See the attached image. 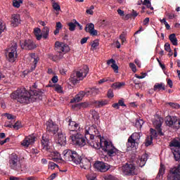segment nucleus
Segmentation results:
<instances>
[{
  "instance_id": "aec40b11",
  "label": "nucleus",
  "mask_w": 180,
  "mask_h": 180,
  "mask_svg": "<svg viewBox=\"0 0 180 180\" xmlns=\"http://www.w3.org/2000/svg\"><path fill=\"white\" fill-rule=\"evenodd\" d=\"M11 25L13 27H17V26H19L22 22V20H20V15L19 14H13L11 15Z\"/></svg>"
},
{
  "instance_id": "5701e85b",
  "label": "nucleus",
  "mask_w": 180,
  "mask_h": 180,
  "mask_svg": "<svg viewBox=\"0 0 180 180\" xmlns=\"http://www.w3.org/2000/svg\"><path fill=\"white\" fill-rule=\"evenodd\" d=\"M35 138L34 136H28L24 139L22 141L21 144L23 147H28L30 144H33L34 143Z\"/></svg>"
},
{
  "instance_id": "c756f323",
  "label": "nucleus",
  "mask_w": 180,
  "mask_h": 180,
  "mask_svg": "<svg viewBox=\"0 0 180 180\" xmlns=\"http://www.w3.org/2000/svg\"><path fill=\"white\" fill-rule=\"evenodd\" d=\"M34 34L37 37V40H41L43 34H41V30H40V28L37 27L34 29Z\"/></svg>"
},
{
  "instance_id": "680f3d73",
  "label": "nucleus",
  "mask_w": 180,
  "mask_h": 180,
  "mask_svg": "<svg viewBox=\"0 0 180 180\" xmlns=\"http://www.w3.org/2000/svg\"><path fill=\"white\" fill-rule=\"evenodd\" d=\"M98 46H99V42L98 41V40L94 41L93 44H91V47L93 49H96V47H98Z\"/></svg>"
},
{
  "instance_id": "a18cd8bd",
  "label": "nucleus",
  "mask_w": 180,
  "mask_h": 180,
  "mask_svg": "<svg viewBox=\"0 0 180 180\" xmlns=\"http://www.w3.org/2000/svg\"><path fill=\"white\" fill-rule=\"evenodd\" d=\"M13 129L15 130H19V129H22V122L17 121L14 125H13Z\"/></svg>"
},
{
  "instance_id": "a19ab883",
  "label": "nucleus",
  "mask_w": 180,
  "mask_h": 180,
  "mask_svg": "<svg viewBox=\"0 0 180 180\" xmlns=\"http://www.w3.org/2000/svg\"><path fill=\"white\" fill-rule=\"evenodd\" d=\"M68 26L69 27V30L70 32H74L75 30V27H77L75 22H70L68 23Z\"/></svg>"
},
{
  "instance_id": "a878e982",
  "label": "nucleus",
  "mask_w": 180,
  "mask_h": 180,
  "mask_svg": "<svg viewBox=\"0 0 180 180\" xmlns=\"http://www.w3.org/2000/svg\"><path fill=\"white\" fill-rule=\"evenodd\" d=\"M6 57H7L8 61L10 63H15L17 57H18V53H13L11 52H5Z\"/></svg>"
},
{
  "instance_id": "4d7b16f0",
  "label": "nucleus",
  "mask_w": 180,
  "mask_h": 180,
  "mask_svg": "<svg viewBox=\"0 0 180 180\" xmlns=\"http://www.w3.org/2000/svg\"><path fill=\"white\" fill-rule=\"evenodd\" d=\"M133 82L134 84H135L136 85H137V86L136 87V89H140V81H139L137 79H133Z\"/></svg>"
},
{
  "instance_id": "4c0bfd02",
  "label": "nucleus",
  "mask_w": 180,
  "mask_h": 180,
  "mask_svg": "<svg viewBox=\"0 0 180 180\" xmlns=\"http://www.w3.org/2000/svg\"><path fill=\"white\" fill-rule=\"evenodd\" d=\"M95 105L98 108H102V106H105V105H108V101H95Z\"/></svg>"
},
{
  "instance_id": "473e14b6",
  "label": "nucleus",
  "mask_w": 180,
  "mask_h": 180,
  "mask_svg": "<svg viewBox=\"0 0 180 180\" xmlns=\"http://www.w3.org/2000/svg\"><path fill=\"white\" fill-rule=\"evenodd\" d=\"M50 33V28L49 27H44L42 29V37L43 39H47Z\"/></svg>"
},
{
  "instance_id": "6e6552de",
  "label": "nucleus",
  "mask_w": 180,
  "mask_h": 180,
  "mask_svg": "<svg viewBox=\"0 0 180 180\" xmlns=\"http://www.w3.org/2000/svg\"><path fill=\"white\" fill-rule=\"evenodd\" d=\"M70 139L74 144L79 146L80 147H84V146H86V143H88L86 139H85V136L84 138L82 134H79L78 132L72 134L70 136Z\"/></svg>"
},
{
  "instance_id": "9b49d317",
  "label": "nucleus",
  "mask_w": 180,
  "mask_h": 180,
  "mask_svg": "<svg viewBox=\"0 0 180 180\" xmlns=\"http://www.w3.org/2000/svg\"><path fill=\"white\" fill-rule=\"evenodd\" d=\"M153 123L154 127L158 131V134H159V136H164L162 129H161L162 123H164V118L161 117L160 115H158V114H155V118L153 120Z\"/></svg>"
},
{
  "instance_id": "e2e57ef3",
  "label": "nucleus",
  "mask_w": 180,
  "mask_h": 180,
  "mask_svg": "<svg viewBox=\"0 0 180 180\" xmlns=\"http://www.w3.org/2000/svg\"><path fill=\"white\" fill-rule=\"evenodd\" d=\"M57 173H53L52 174H51V176L49 177V180H53L56 179V178H57Z\"/></svg>"
},
{
  "instance_id": "37998d69",
  "label": "nucleus",
  "mask_w": 180,
  "mask_h": 180,
  "mask_svg": "<svg viewBox=\"0 0 180 180\" xmlns=\"http://www.w3.org/2000/svg\"><path fill=\"white\" fill-rule=\"evenodd\" d=\"M167 103L171 108H172V109H179L180 108V105L178 104L177 103L169 102Z\"/></svg>"
},
{
  "instance_id": "c03bdc74",
  "label": "nucleus",
  "mask_w": 180,
  "mask_h": 180,
  "mask_svg": "<svg viewBox=\"0 0 180 180\" xmlns=\"http://www.w3.org/2000/svg\"><path fill=\"white\" fill-rule=\"evenodd\" d=\"M52 6L54 11H56V12H60V11H61V7L60 6V4H58V3H53Z\"/></svg>"
},
{
  "instance_id": "09e8293b",
  "label": "nucleus",
  "mask_w": 180,
  "mask_h": 180,
  "mask_svg": "<svg viewBox=\"0 0 180 180\" xmlns=\"http://www.w3.org/2000/svg\"><path fill=\"white\" fill-rule=\"evenodd\" d=\"M4 116H6L8 120H15L16 119V116L9 113H6L4 115Z\"/></svg>"
},
{
  "instance_id": "69168bd1",
  "label": "nucleus",
  "mask_w": 180,
  "mask_h": 180,
  "mask_svg": "<svg viewBox=\"0 0 180 180\" xmlns=\"http://www.w3.org/2000/svg\"><path fill=\"white\" fill-rule=\"evenodd\" d=\"M51 81L53 84H57V82H58V76H53L51 79Z\"/></svg>"
},
{
  "instance_id": "a211bd4d",
  "label": "nucleus",
  "mask_w": 180,
  "mask_h": 180,
  "mask_svg": "<svg viewBox=\"0 0 180 180\" xmlns=\"http://www.w3.org/2000/svg\"><path fill=\"white\" fill-rule=\"evenodd\" d=\"M50 136H49L47 134H43L41 144L42 146L43 150H45V151H49V146L50 144Z\"/></svg>"
},
{
  "instance_id": "5fc2aeb1",
  "label": "nucleus",
  "mask_w": 180,
  "mask_h": 180,
  "mask_svg": "<svg viewBox=\"0 0 180 180\" xmlns=\"http://www.w3.org/2000/svg\"><path fill=\"white\" fill-rule=\"evenodd\" d=\"M13 6L14 8H20V4L18 0H13Z\"/></svg>"
},
{
  "instance_id": "4468645a",
  "label": "nucleus",
  "mask_w": 180,
  "mask_h": 180,
  "mask_svg": "<svg viewBox=\"0 0 180 180\" xmlns=\"http://www.w3.org/2000/svg\"><path fill=\"white\" fill-rule=\"evenodd\" d=\"M20 46L22 50H34L37 46L34 41L31 39H25L20 41Z\"/></svg>"
},
{
  "instance_id": "9d476101",
  "label": "nucleus",
  "mask_w": 180,
  "mask_h": 180,
  "mask_svg": "<svg viewBox=\"0 0 180 180\" xmlns=\"http://www.w3.org/2000/svg\"><path fill=\"white\" fill-rule=\"evenodd\" d=\"M141 135L139 132L133 133L128 139L127 146L131 147V148H136L139 146V141H140V138Z\"/></svg>"
},
{
  "instance_id": "58836bf2",
  "label": "nucleus",
  "mask_w": 180,
  "mask_h": 180,
  "mask_svg": "<svg viewBox=\"0 0 180 180\" xmlns=\"http://www.w3.org/2000/svg\"><path fill=\"white\" fill-rule=\"evenodd\" d=\"M143 5H145L150 11H154V7L151 6V1L150 0H144Z\"/></svg>"
},
{
  "instance_id": "0e129e2a",
  "label": "nucleus",
  "mask_w": 180,
  "mask_h": 180,
  "mask_svg": "<svg viewBox=\"0 0 180 180\" xmlns=\"http://www.w3.org/2000/svg\"><path fill=\"white\" fill-rule=\"evenodd\" d=\"M114 63H116V60H115V59H110L107 61V65H112Z\"/></svg>"
},
{
  "instance_id": "20e7f679",
  "label": "nucleus",
  "mask_w": 180,
  "mask_h": 180,
  "mask_svg": "<svg viewBox=\"0 0 180 180\" xmlns=\"http://www.w3.org/2000/svg\"><path fill=\"white\" fill-rule=\"evenodd\" d=\"M55 51L56 55H53L52 61H57V60H61L64 57V54H67L70 51V46L67 44L63 42L56 41L55 43Z\"/></svg>"
},
{
  "instance_id": "2eb2a0df",
  "label": "nucleus",
  "mask_w": 180,
  "mask_h": 180,
  "mask_svg": "<svg viewBox=\"0 0 180 180\" xmlns=\"http://www.w3.org/2000/svg\"><path fill=\"white\" fill-rule=\"evenodd\" d=\"M167 180H180V165L170 169L167 175Z\"/></svg>"
},
{
  "instance_id": "ddd939ff",
  "label": "nucleus",
  "mask_w": 180,
  "mask_h": 180,
  "mask_svg": "<svg viewBox=\"0 0 180 180\" xmlns=\"http://www.w3.org/2000/svg\"><path fill=\"white\" fill-rule=\"evenodd\" d=\"M165 123L169 127H173V129H179L180 120H178L176 117L167 116L165 118Z\"/></svg>"
},
{
  "instance_id": "774afa93",
  "label": "nucleus",
  "mask_w": 180,
  "mask_h": 180,
  "mask_svg": "<svg viewBox=\"0 0 180 180\" xmlns=\"http://www.w3.org/2000/svg\"><path fill=\"white\" fill-rule=\"evenodd\" d=\"M88 39H89V37L82 38L80 41L81 44H85V43H86V41H88Z\"/></svg>"
},
{
  "instance_id": "de8ad7c7",
  "label": "nucleus",
  "mask_w": 180,
  "mask_h": 180,
  "mask_svg": "<svg viewBox=\"0 0 180 180\" xmlns=\"http://www.w3.org/2000/svg\"><path fill=\"white\" fill-rule=\"evenodd\" d=\"M5 29H6L5 23H4V21H2V20L0 19V34H2Z\"/></svg>"
},
{
  "instance_id": "b1692460",
  "label": "nucleus",
  "mask_w": 180,
  "mask_h": 180,
  "mask_svg": "<svg viewBox=\"0 0 180 180\" xmlns=\"http://www.w3.org/2000/svg\"><path fill=\"white\" fill-rule=\"evenodd\" d=\"M57 143L60 146H64L67 143L65 135L62 131L58 132Z\"/></svg>"
},
{
  "instance_id": "e433bc0d",
  "label": "nucleus",
  "mask_w": 180,
  "mask_h": 180,
  "mask_svg": "<svg viewBox=\"0 0 180 180\" xmlns=\"http://www.w3.org/2000/svg\"><path fill=\"white\" fill-rule=\"evenodd\" d=\"M143 124H144V120H137L136 121L135 126L138 129L141 130V127H143Z\"/></svg>"
},
{
  "instance_id": "6e6d98bb",
  "label": "nucleus",
  "mask_w": 180,
  "mask_h": 180,
  "mask_svg": "<svg viewBox=\"0 0 180 180\" xmlns=\"http://www.w3.org/2000/svg\"><path fill=\"white\" fill-rule=\"evenodd\" d=\"M165 50L166 51H168V53H171L172 50H171V45H169V44L166 43L165 44Z\"/></svg>"
},
{
  "instance_id": "7ed1b4c3",
  "label": "nucleus",
  "mask_w": 180,
  "mask_h": 180,
  "mask_svg": "<svg viewBox=\"0 0 180 180\" xmlns=\"http://www.w3.org/2000/svg\"><path fill=\"white\" fill-rule=\"evenodd\" d=\"M63 158L66 161H72L76 165L81 164L80 167L86 169V165H89L90 162L88 159H82V157L79 155L76 151L72 150H65L63 152Z\"/></svg>"
},
{
  "instance_id": "f3484780",
  "label": "nucleus",
  "mask_w": 180,
  "mask_h": 180,
  "mask_svg": "<svg viewBox=\"0 0 180 180\" xmlns=\"http://www.w3.org/2000/svg\"><path fill=\"white\" fill-rule=\"evenodd\" d=\"M46 131L51 134H56L58 131V125L54 123L53 120H49L46 122Z\"/></svg>"
},
{
  "instance_id": "bf43d9fd",
  "label": "nucleus",
  "mask_w": 180,
  "mask_h": 180,
  "mask_svg": "<svg viewBox=\"0 0 180 180\" xmlns=\"http://www.w3.org/2000/svg\"><path fill=\"white\" fill-rule=\"evenodd\" d=\"M30 91H40L41 92V90L37 89V84L36 83H34V85H32V87L30 89Z\"/></svg>"
},
{
  "instance_id": "ea45409f",
  "label": "nucleus",
  "mask_w": 180,
  "mask_h": 180,
  "mask_svg": "<svg viewBox=\"0 0 180 180\" xmlns=\"http://www.w3.org/2000/svg\"><path fill=\"white\" fill-rule=\"evenodd\" d=\"M82 98L79 94H77L72 99L70 100V103H75V102H81Z\"/></svg>"
},
{
  "instance_id": "39448f33",
  "label": "nucleus",
  "mask_w": 180,
  "mask_h": 180,
  "mask_svg": "<svg viewBox=\"0 0 180 180\" xmlns=\"http://www.w3.org/2000/svg\"><path fill=\"white\" fill-rule=\"evenodd\" d=\"M88 72H89V68L87 65L83 66L82 69L77 71L75 74H72L70 76V81L71 84L75 85L79 82V81H82L88 75Z\"/></svg>"
},
{
  "instance_id": "8fccbe9b",
  "label": "nucleus",
  "mask_w": 180,
  "mask_h": 180,
  "mask_svg": "<svg viewBox=\"0 0 180 180\" xmlns=\"http://www.w3.org/2000/svg\"><path fill=\"white\" fill-rule=\"evenodd\" d=\"M56 167H58V165L53 162H49V169H55Z\"/></svg>"
},
{
  "instance_id": "412c9836",
  "label": "nucleus",
  "mask_w": 180,
  "mask_h": 180,
  "mask_svg": "<svg viewBox=\"0 0 180 180\" xmlns=\"http://www.w3.org/2000/svg\"><path fill=\"white\" fill-rule=\"evenodd\" d=\"M147 160H148V155L143 154L141 156H139L136 160V164L141 168H143L146 165V162H147Z\"/></svg>"
},
{
  "instance_id": "4be33fe9",
  "label": "nucleus",
  "mask_w": 180,
  "mask_h": 180,
  "mask_svg": "<svg viewBox=\"0 0 180 180\" xmlns=\"http://www.w3.org/2000/svg\"><path fill=\"white\" fill-rule=\"evenodd\" d=\"M31 60L32 61V63L31 65V68H30V72L32 71H34L36 70V67H37V63L40 60V58L38 56H36V53H32L31 54Z\"/></svg>"
},
{
  "instance_id": "f8f14e48",
  "label": "nucleus",
  "mask_w": 180,
  "mask_h": 180,
  "mask_svg": "<svg viewBox=\"0 0 180 180\" xmlns=\"http://www.w3.org/2000/svg\"><path fill=\"white\" fill-rule=\"evenodd\" d=\"M169 147H176L177 149H175L173 151L174 159L176 161H179L180 160V138H175L172 140L169 143Z\"/></svg>"
},
{
  "instance_id": "2f4dec72",
  "label": "nucleus",
  "mask_w": 180,
  "mask_h": 180,
  "mask_svg": "<svg viewBox=\"0 0 180 180\" xmlns=\"http://www.w3.org/2000/svg\"><path fill=\"white\" fill-rule=\"evenodd\" d=\"M124 85H126V83L124 82H115L111 85V88H112V89H120V88H122V86H124Z\"/></svg>"
},
{
  "instance_id": "603ef678",
  "label": "nucleus",
  "mask_w": 180,
  "mask_h": 180,
  "mask_svg": "<svg viewBox=\"0 0 180 180\" xmlns=\"http://www.w3.org/2000/svg\"><path fill=\"white\" fill-rule=\"evenodd\" d=\"M111 68L114 70V72H119V66L116 64V63H114L112 65H111Z\"/></svg>"
},
{
  "instance_id": "338daca9",
  "label": "nucleus",
  "mask_w": 180,
  "mask_h": 180,
  "mask_svg": "<svg viewBox=\"0 0 180 180\" xmlns=\"http://www.w3.org/2000/svg\"><path fill=\"white\" fill-rule=\"evenodd\" d=\"M89 34L91 35V36H98V30L93 29V30L89 32Z\"/></svg>"
},
{
  "instance_id": "49530a36",
  "label": "nucleus",
  "mask_w": 180,
  "mask_h": 180,
  "mask_svg": "<svg viewBox=\"0 0 180 180\" xmlns=\"http://www.w3.org/2000/svg\"><path fill=\"white\" fill-rule=\"evenodd\" d=\"M88 94H89V91H80L77 95H79V96H80V98L82 99H84V97L85 96V95H88Z\"/></svg>"
},
{
  "instance_id": "c85d7f7f",
  "label": "nucleus",
  "mask_w": 180,
  "mask_h": 180,
  "mask_svg": "<svg viewBox=\"0 0 180 180\" xmlns=\"http://www.w3.org/2000/svg\"><path fill=\"white\" fill-rule=\"evenodd\" d=\"M153 91H165V84L164 83H156L153 86Z\"/></svg>"
},
{
  "instance_id": "864d4df0",
  "label": "nucleus",
  "mask_w": 180,
  "mask_h": 180,
  "mask_svg": "<svg viewBox=\"0 0 180 180\" xmlns=\"http://www.w3.org/2000/svg\"><path fill=\"white\" fill-rule=\"evenodd\" d=\"M129 68H131V70H132L133 72H136L137 68L136 67V65H134V63H130Z\"/></svg>"
},
{
  "instance_id": "3c124183",
  "label": "nucleus",
  "mask_w": 180,
  "mask_h": 180,
  "mask_svg": "<svg viewBox=\"0 0 180 180\" xmlns=\"http://www.w3.org/2000/svg\"><path fill=\"white\" fill-rule=\"evenodd\" d=\"M107 96L110 99L113 98V96H115V95L113 94V89H108V93H107Z\"/></svg>"
},
{
  "instance_id": "cd10ccee",
  "label": "nucleus",
  "mask_w": 180,
  "mask_h": 180,
  "mask_svg": "<svg viewBox=\"0 0 180 180\" xmlns=\"http://www.w3.org/2000/svg\"><path fill=\"white\" fill-rule=\"evenodd\" d=\"M18 44L13 43L11 46L6 49V53H13V54H18Z\"/></svg>"
},
{
  "instance_id": "052dcab7",
  "label": "nucleus",
  "mask_w": 180,
  "mask_h": 180,
  "mask_svg": "<svg viewBox=\"0 0 180 180\" xmlns=\"http://www.w3.org/2000/svg\"><path fill=\"white\" fill-rule=\"evenodd\" d=\"M91 117H93V119L94 120H99V114H98V113H92L91 114Z\"/></svg>"
},
{
  "instance_id": "0eeeda50",
  "label": "nucleus",
  "mask_w": 180,
  "mask_h": 180,
  "mask_svg": "<svg viewBox=\"0 0 180 180\" xmlns=\"http://www.w3.org/2000/svg\"><path fill=\"white\" fill-rule=\"evenodd\" d=\"M9 165L11 169H14L15 171H19L21 169L22 172H26L27 168L23 169L20 164L19 163V159H18V155H11L10 160H9Z\"/></svg>"
},
{
  "instance_id": "393cba45",
  "label": "nucleus",
  "mask_w": 180,
  "mask_h": 180,
  "mask_svg": "<svg viewBox=\"0 0 180 180\" xmlns=\"http://www.w3.org/2000/svg\"><path fill=\"white\" fill-rule=\"evenodd\" d=\"M158 134L157 131L153 128L150 129V140L147 139L146 142V147L148 146H151V143H153V139H157Z\"/></svg>"
},
{
  "instance_id": "f704fd0d",
  "label": "nucleus",
  "mask_w": 180,
  "mask_h": 180,
  "mask_svg": "<svg viewBox=\"0 0 180 180\" xmlns=\"http://www.w3.org/2000/svg\"><path fill=\"white\" fill-rule=\"evenodd\" d=\"M94 29H95V25H94V23H89V24H86V25L85 32H86V33H90Z\"/></svg>"
},
{
  "instance_id": "bb28decb",
  "label": "nucleus",
  "mask_w": 180,
  "mask_h": 180,
  "mask_svg": "<svg viewBox=\"0 0 180 180\" xmlns=\"http://www.w3.org/2000/svg\"><path fill=\"white\" fill-rule=\"evenodd\" d=\"M49 155L51 157L53 161L57 162L58 161H60L61 155L57 151L51 152Z\"/></svg>"
},
{
  "instance_id": "f03ea898",
  "label": "nucleus",
  "mask_w": 180,
  "mask_h": 180,
  "mask_svg": "<svg viewBox=\"0 0 180 180\" xmlns=\"http://www.w3.org/2000/svg\"><path fill=\"white\" fill-rule=\"evenodd\" d=\"M44 96L43 91L37 90H30L29 91L25 88L18 89L11 94V99H15L20 103H30L41 101Z\"/></svg>"
},
{
  "instance_id": "7c9ffc66",
  "label": "nucleus",
  "mask_w": 180,
  "mask_h": 180,
  "mask_svg": "<svg viewBox=\"0 0 180 180\" xmlns=\"http://www.w3.org/2000/svg\"><path fill=\"white\" fill-rule=\"evenodd\" d=\"M169 40H170L173 46H178V39H176L175 34H171L169 36Z\"/></svg>"
},
{
  "instance_id": "dca6fc26",
  "label": "nucleus",
  "mask_w": 180,
  "mask_h": 180,
  "mask_svg": "<svg viewBox=\"0 0 180 180\" xmlns=\"http://www.w3.org/2000/svg\"><path fill=\"white\" fill-rule=\"evenodd\" d=\"M94 167L100 172H106V171H109V169H110V165L101 161H96L94 163Z\"/></svg>"
},
{
  "instance_id": "f257e3e1",
  "label": "nucleus",
  "mask_w": 180,
  "mask_h": 180,
  "mask_svg": "<svg viewBox=\"0 0 180 180\" xmlns=\"http://www.w3.org/2000/svg\"><path fill=\"white\" fill-rule=\"evenodd\" d=\"M87 144L95 148L96 150H101V148L107 153V155L113 160V161H122L123 158V153L119 149L116 148L113 143L108 141L106 139L101 138V135L94 136V138H87Z\"/></svg>"
},
{
  "instance_id": "13d9d810",
  "label": "nucleus",
  "mask_w": 180,
  "mask_h": 180,
  "mask_svg": "<svg viewBox=\"0 0 180 180\" xmlns=\"http://www.w3.org/2000/svg\"><path fill=\"white\" fill-rule=\"evenodd\" d=\"M96 178V176H95V174H87L86 175V179L88 180H95Z\"/></svg>"
},
{
  "instance_id": "c9c22d12",
  "label": "nucleus",
  "mask_w": 180,
  "mask_h": 180,
  "mask_svg": "<svg viewBox=\"0 0 180 180\" xmlns=\"http://www.w3.org/2000/svg\"><path fill=\"white\" fill-rule=\"evenodd\" d=\"M49 86L54 87L56 92H58V94H62L63 92V87L60 84L49 85Z\"/></svg>"
},
{
  "instance_id": "6ab92c4d",
  "label": "nucleus",
  "mask_w": 180,
  "mask_h": 180,
  "mask_svg": "<svg viewBox=\"0 0 180 180\" xmlns=\"http://www.w3.org/2000/svg\"><path fill=\"white\" fill-rule=\"evenodd\" d=\"M68 122V129L70 130V131H76V133H78V131H79V129H81V127H79V124L72 121L71 119H69Z\"/></svg>"
},
{
  "instance_id": "423d86ee",
  "label": "nucleus",
  "mask_w": 180,
  "mask_h": 180,
  "mask_svg": "<svg viewBox=\"0 0 180 180\" xmlns=\"http://www.w3.org/2000/svg\"><path fill=\"white\" fill-rule=\"evenodd\" d=\"M120 171H121L123 175H127L130 176L131 175H137V170L136 169V166L133 163L127 162L121 167H120Z\"/></svg>"
},
{
  "instance_id": "1a4fd4ad",
  "label": "nucleus",
  "mask_w": 180,
  "mask_h": 180,
  "mask_svg": "<svg viewBox=\"0 0 180 180\" xmlns=\"http://www.w3.org/2000/svg\"><path fill=\"white\" fill-rule=\"evenodd\" d=\"M96 136H101L99 134V131L96 125L93 124L91 127H86L85 129V139H94V137H96Z\"/></svg>"
},
{
  "instance_id": "72a5a7b5",
  "label": "nucleus",
  "mask_w": 180,
  "mask_h": 180,
  "mask_svg": "<svg viewBox=\"0 0 180 180\" xmlns=\"http://www.w3.org/2000/svg\"><path fill=\"white\" fill-rule=\"evenodd\" d=\"M88 103H79L72 105L73 109H82V108H87Z\"/></svg>"
},
{
  "instance_id": "79ce46f5",
  "label": "nucleus",
  "mask_w": 180,
  "mask_h": 180,
  "mask_svg": "<svg viewBox=\"0 0 180 180\" xmlns=\"http://www.w3.org/2000/svg\"><path fill=\"white\" fill-rule=\"evenodd\" d=\"M164 174H165V167H164V165H160V168L159 169L158 176H162Z\"/></svg>"
}]
</instances>
